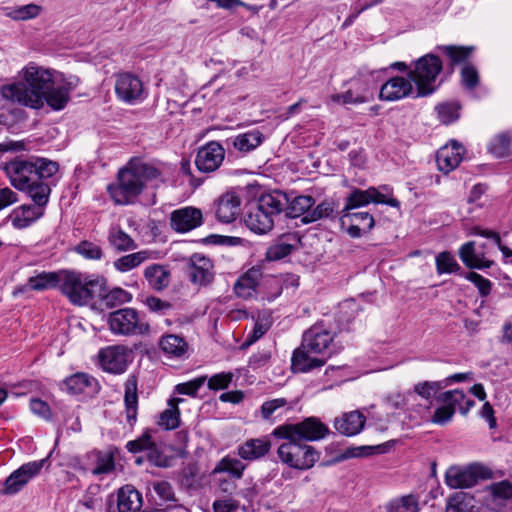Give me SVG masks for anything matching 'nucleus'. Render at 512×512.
<instances>
[{
  "mask_svg": "<svg viewBox=\"0 0 512 512\" xmlns=\"http://www.w3.org/2000/svg\"><path fill=\"white\" fill-rule=\"evenodd\" d=\"M442 68L441 59L433 53H428L414 62V69L409 70L408 75L416 86L415 97H425L435 91V82Z\"/></svg>",
  "mask_w": 512,
  "mask_h": 512,
  "instance_id": "obj_7",
  "label": "nucleus"
},
{
  "mask_svg": "<svg viewBox=\"0 0 512 512\" xmlns=\"http://www.w3.org/2000/svg\"><path fill=\"white\" fill-rule=\"evenodd\" d=\"M263 140L264 135L259 130H252L235 136L232 145L241 153H249L261 145Z\"/></svg>",
  "mask_w": 512,
  "mask_h": 512,
  "instance_id": "obj_37",
  "label": "nucleus"
},
{
  "mask_svg": "<svg viewBox=\"0 0 512 512\" xmlns=\"http://www.w3.org/2000/svg\"><path fill=\"white\" fill-rule=\"evenodd\" d=\"M182 398H172L168 401L167 408L162 411L158 417L157 424L165 430L176 429L180 424L179 403L183 402Z\"/></svg>",
  "mask_w": 512,
  "mask_h": 512,
  "instance_id": "obj_35",
  "label": "nucleus"
},
{
  "mask_svg": "<svg viewBox=\"0 0 512 512\" xmlns=\"http://www.w3.org/2000/svg\"><path fill=\"white\" fill-rule=\"evenodd\" d=\"M333 339L334 334L323 325H314L304 333L302 341L311 352L327 359L333 353Z\"/></svg>",
  "mask_w": 512,
  "mask_h": 512,
  "instance_id": "obj_15",
  "label": "nucleus"
},
{
  "mask_svg": "<svg viewBox=\"0 0 512 512\" xmlns=\"http://www.w3.org/2000/svg\"><path fill=\"white\" fill-rule=\"evenodd\" d=\"M225 159V149L217 141H210L201 146L196 154L195 165L200 172L216 171Z\"/></svg>",
  "mask_w": 512,
  "mask_h": 512,
  "instance_id": "obj_16",
  "label": "nucleus"
},
{
  "mask_svg": "<svg viewBox=\"0 0 512 512\" xmlns=\"http://www.w3.org/2000/svg\"><path fill=\"white\" fill-rule=\"evenodd\" d=\"M461 79L463 85L467 89L473 90L479 83V74L477 69L473 65H465L461 70Z\"/></svg>",
  "mask_w": 512,
  "mask_h": 512,
  "instance_id": "obj_60",
  "label": "nucleus"
},
{
  "mask_svg": "<svg viewBox=\"0 0 512 512\" xmlns=\"http://www.w3.org/2000/svg\"><path fill=\"white\" fill-rule=\"evenodd\" d=\"M233 379V373L221 372L213 375L208 380V387L211 390L226 389Z\"/></svg>",
  "mask_w": 512,
  "mask_h": 512,
  "instance_id": "obj_62",
  "label": "nucleus"
},
{
  "mask_svg": "<svg viewBox=\"0 0 512 512\" xmlns=\"http://www.w3.org/2000/svg\"><path fill=\"white\" fill-rule=\"evenodd\" d=\"M104 283V279L99 276L74 270H60L59 289L69 302L76 306H86L96 296H101Z\"/></svg>",
  "mask_w": 512,
  "mask_h": 512,
  "instance_id": "obj_3",
  "label": "nucleus"
},
{
  "mask_svg": "<svg viewBox=\"0 0 512 512\" xmlns=\"http://www.w3.org/2000/svg\"><path fill=\"white\" fill-rule=\"evenodd\" d=\"M464 400L465 393L459 389L443 392L438 397V401H440L446 407L452 408L454 412L456 411V408L460 410V405L464 402Z\"/></svg>",
  "mask_w": 512,
  "mask_h": 512,
  "instance_id": "obj_55",
  "label": "nucleus"
},
{
  "mask_svg": "<svg viewBox=\"0 0 512 512\" xmlns=\"http://www.w3.org/2000/svg\"><path fill=\"white\" fill-rule=\"evenodd\" d=\"M475 499L469 493L459 491L447 499L445 512H471Z\"/></svg>",
  "mask_w": 512,
  "mask_h": 512,
  "instance_id": "obj_39",
  "label": "nucleus"
},
{
  "mask_svg": "<svg viewBox=\"0 0 512 512\" xmlns=\"http://www.w3.org/2000/svg\"><path fill=\"white\" fill-rule=\"evenodd\" d=\"M436 270L438 274L454 273L460 269L454 256L447 251L441 252L436 256Z\"/></svg>",
  "mask_w": 512,
  "mask_h": 512,
  "instance_id": "obj_49",
  "label": "nucleus"
},
{
  "mask_svg": "<svg viewBox=\"0 0 512 512\" xmlns=\"http://www.w3.org/2000/svg\"><path fill=\"white\" fill-rule=\"evenodd\" d=\"M151 259H154V252L141 250L119 257L113 262V267L120 273H126Z\"/></svg>",
  "mask_w": 512,
  "mask_h": 512,
  "instance_id": "obj_29",
  "label": "nucleus"
},
{
  "mask_svg": "<svg viewBox=\"0 0 512 512\" xmlns=\"http://www.w3.org/2000/svg\"><path fill=\"white\" fill-rule=\"evenodd\" d=\"M488 477L485 467L480 464H472L467 467H450L445 475L446 484L453 489L468 488L474 486L479 479Z\"/></svg>",
  "mask_w": 512,
  "mask_h": 512,
  "instance_id": "obj_11",
  "label": "nucleus"
},
{
  "mask_svg": "<svg viewBox=\"0 0 512 512\" xmlns=\"http://www.w3.org/2000/svg\"><path fill=\"white\" fill-rule=\"evenodd\" d=\"M329 428L316 417H308L298 423H285L273 429V437H296L304 443L326 437Z\"/></svg>",
  "mask_w": 512,
  "mask_h": 512,
  "instance_id": "obj_8",
  "label": "nucleus"
},
{
  "mask_svg": "<svg viewBox=\"0 0 512 512\" xmlns=\"http://www.w3.org/2000/svg\"><path fill=\"white\" fill-rule=\"evenodd\" d=\"M159 346L164 354L182 358L188 355L189 346L183 337L175 334H168L161 337Z\"/></svg>",
  "mask_w": 512,
  "mask_h": 512,
  "instance_id": "obj_32",
  "label": "nucleus"
},
{
  "mask_svg": "<svg viewBox=\"0 0 512 512\" xmlns=\"http://www.w3.org/2000/svg\"><path fill=\"white\" fill-rule=\"evenodd\" d=\"M472 234L493 240L494 243L500 249V251L503 253L504 257H506V258L512 257V250L502 244L501 237H500L499 233L489 230V229H483L481 227H474L472 229Z\"/></svg>",
  "mask_w": 512,
  "mask_h": 512,
  "instance_id": "obj_57",
  "label": "nucleus"
},
{
  "mask_svg": "<svg viewBox=\"0 0 512 512\" xmlns=\"http://www.w3.org/2000/svg\"><path fill=\"white\" fill-rule=\"evenodd\" d=\"M202 221V211L192 206L176 209L170 215V226L179 233H186L199 227Z\"/></svg>",
  "mask_w": 512,
  "mask_h": 512,
  "instance_id": "obj_18",
  "label": "nucleus"
},
{
  "mask_svg": "<svg viewBox=\"0 0 512 512\" xmlns=\"http://www.w3.org/2000/svg\"><path fill=\"white\" fill-rule=\"evenodd\" d=\"M289 197L280 190L263 194L245 217V225L256 234H265L274 226V218L283 212Z\"/></svg>",
  "mask_w": 512,
  "mask_h": 512,
  "instance_id": "obj_5",
  "label": "nucleus"
},
{
  "mask_svg": "<svg viewBox=\"0 0 512 512\" xmlns=\"http://www.w3.org/2000/svg\"><path fill=\"white\" fill-rule=\"evenodd\" d=\"M205 381L206 377H198L188 382L176 385L175 390L179 394L195 396Z\"/></svg>",
  "mask_w": 512,
  "mask_h": 512,
  "instance_id": "obj_59",
  "label": "nucleus"
},
{
  "mask_svg": "<svg viewBox=\"0 0 512 512\" xmlns=\"http://www.w3.org/2000/svg\"><path fill=\"white\" fill-rule=\"evenodd\" d=\"M414 81L407 76H394L381 85L379 99L386 102H395L412 97L416 98V86Z\"/></svg>",
  "mask_w": 512,
  "mask_h": 512,
  "instance_id": "obj_13",
  "label": "nucleus"
},
{
  "mask_svg": "<svg viewBox=\"0 0 512 512\" xmlns=\"http://www.w3.org/2000/svg\"><path fill=\"white\" fill-rule=\"evenodd\" d=\"M463 152V146L456 141L441 147L436 154L438 169L445 174L453 171L461 163Z\"/></svg>",
  "mask_w": 512,
  "mask_h": 512,
  "instance_id": "obj_20",
  "label": "nucleus"
},
{
  "mask_svg": "<svg viewBox=\"0 0 512 512\" xmlns=\"http://www.w3.org/2000/svg\"><path fill=\"white\" fill-rule=\"evenodd\" d=\"M115 93L121 102L129 105L143 102L148 95L141 78L130 72L116 75Z\"/></svg>",
  "mask_w": 512,
  "mask_h": 512,
  "instance_id": "obj_10",
  "label": "nucleus"
},
{
  "mask_svg": "<svg viewBox=\"0 0 512 512\" xmlns=\"http://www.w3.org/2000/svg\"><path fill=\"white\" fill-rule=\"evenodd\" d=\"M282 278L279 276H263L260 280L259 295L268 301H273L282 293Z\"/></svg>",
  "mask_w": 512,
  "mask_h": 512,
  "instance_id": "obj_40",
  "label": "nucleus"
},
{
  "mask_svg": "<svg viewBox=\"0 0 512 512\" xmlns=\"http://www.w3.org/2000/svg\"><path fill=\"white\" fill-rule=\"evenodd\" d=\"M115 469V463L112 455H101L97 459L95 468L92 470L94 475L108 474Z\"/></svg>",
  "mask_w": 512,
  "mask_h": 512,
  "instance_id": "obj_64",
  "label": "nucleus"
},
{
  "mask_svg": "<svg viewBox=\"0 0 512 512\" xmlns=\"http://www.w3.org/2000/svg\"><path fill=\"white\" fill-rule=\"evenodd\" d=\"M413 399L414 394L411 391H408L405 394L400 392H393L386 397L387 403L395 409H409L410 401Z\"/></svg>",
  "mask_w": 512,
  "mask_h": 512,
  "instance_id": "obj_58",
  "label": "nucleus"
},
{
  "mask_svg": "<svg viewBox=\"0 0 512 512\" xmlns=\"http://www.w3.org/2000/svg\"><path fill=\"white\" fill-rule=\"evenodd\" d=\"M459 257L468 268L484 269L489 268L493 264L492 261L486 259L481 253H477L474 242H467L459 249Z\"/></svg>",
  "mask_w": 512,
  "mask_h": 512,
  "instance_id": "obj_33",
  "label": "nucleus"
},
{
  "mask_svg": "<svg viewBox=\"0 0 512 512\" xmlns=\"http://www.w3.org/2000/svg\"><path fill=\"white\" fill-rule=\"evenodd\" d=\"M188 274L192 283L199 286L208 285L214 278L212 261L200 253L191 255L187 261Z\"/></svg>",
  "mask_w": 512,
  "mask_h": 512,
  "instance_id": "obj_19",
  "label": "nucleus"
},
{
  "mask_svg": "<svg viewBox=\"0 0 512 512\" xmlns=\"http://www.w3.org/2000/svg\"><path fill=\"white\" fill-rule=\"evenodd\" d=\"M42 8L39 5L30 3L27 5L19 6L16 8H2V12L9 18L13 20H29L37 17Z\"/></svg>",
  "mask_w": 512,
  "mask_h": 512,
  "instance_id": "obj_45",
  "label": "nucleus"
},
{
  "mask_svg": "<svg viewBox=\"0 0 512 512\" xmlns=\"http://www.w3.org/2000/svg\"><path fill=\"white\" fill-rule=\"evenodd\" d=\"M75 251L89 260H100L103 257L101 247L89 241H81L75 247Z\"/></svg>",
  "mask_w": 512,
  "mask_h": 512,
  "instance_id": "obj_56",
  "label": "nucleus"
},
{
  "mask_svg": "<svg viewBox=\"0 0 512 512\" xmlns=\"http://www.w3.org/2000/svg\"><path fill=\"white\" fill-rule=\"evenodd\" d=\"M58 168L57 162L45 158H34L30 160L16 159L6 163L3 170L11 184L15 188L23 190L35 181L51 178Z\"/></svg>",
  "mask_w": 512,
  "mask_h": 512,
  "instance_id": "obj_4",
  "label": "nucleus"
},
{
  "mask_svg": "<svg viewBox=\"0 0 512 512\" xmlns=\"http://www.w3.org/2000/svg\"><path fill=\"white\" fill-rule=\"evenodd\" d=\"M102 303L107 308H114L131 302L132 294L121 287H115L103 294L101 290Z\"/></svg>",
  "mask_w": 512,
  "mask_h": 512,
  "instance_id": "obj_44",
  "label": "nucleus"
},
{
  "mask_svg": "<svg viewBox=\"0 0 512 512\" xmlns=\"http://www.w3.org/2000/svg\"><path fill=\"white\" fill-rule=\"evenodd\" d=\"M388 512H419L418 502L412 495L404 496L390 502L387 506Z\"/></svg>",
  "mask_w": 512,
  "mask_h": 512,
  "instance_id": "obj_51",
  "label": "nucleus"
},
{
  "mask_svg": "<svg viewBox=\"0 0 512 512\" xmlns=\"http://www.w3.org/2000/svg\"><path fill=\"white\" fill-rule=\"evenodd\" d=\"M46 180H38L35 183H31L29 187L24 189L28 192L33 202L40 208L48 203L49 195L51 192L50 186L45 182Z\"/></svg>",
  "mask_w": 512,
  "mask_h": 512,
  "instance_id": "obj_46",
  "label": "nucleus"
},
{
  "mask_svg": "<svg viewBox=\"0 0 512 512\" xmlns=\"http://www.w3.org/2000/svg\"><path fill=\"white\" fill-rule=\"evenodd\" d=\"M144 277L150 287L154 290L161 291L168 287L170 282V272L164 266L152 264L145 268Z\"/></svg>",
  "mask_w": 512,
  "mask_h": 512,
  "instance_id": "obj_36",
  "label": "nucleus"
},
{
  "mask_svg": "<svg viewBox=\"0 0 512 512\" xmlns=\"http://www.w3.org/2000/svg\"><path fill=\"white\" fill-rule=\"evenodd\" d=\"M138 380L135 375H130L124 384V403L126 418L130 425H133L137 419L138 410Z\"/></svg>",
  "mask_w": 512,
  "mask_h": 512,
  "instance_id": "obj_25",
  "label": "nucleus"
},
{
  "mask_svg": "<svg viewBox=\"0 0 512 512\" xmlns=\"http://www.w3.org/2000/svg\"><path fill=\"white\" fill-rule=\"evenodd\" d=\"M142 495L132 485H125L117 493L118 512H137L142 507Z\"/></svg>",
  "mask_w": 512,
  "mask_h": 512,
  "instance_id": "obj_24",
  "label": "nucleus"
},
{
  "mask_svg": "<svg viewBox=\"0 0 512 512\" xmlns=\"http://www.w3.org/2000/svg\"><path fill=\"white\" fill-rule=\"evenodd\" d=\"M444 387L441 381H424L417 383L413 391L414 396L419 395L420 397L429 400L433 394L440 391Z\"/></svg>",
  "mask_w": 512,
  "mask_h": 512,
  "instance_id": "obj_54",
  "label": "nucleus"
},
{
  "mask_svg": "<svg viewBox=\"0 0 512 512\" xmlns=\"http://www.w3.org/2000/svg\"><path fill=\"white\" fill-rule=\"evenodd\" d=\"M271 441L266 437L251 438L237 447V455L246 461L258 460L269 453Z\"/></svg>",
  "mask_w": 512,
  "mask_h": 512,
  "instance_id": "obj_23",
  "label": "nucleus"
},
{
  "mask_svg": "<svg viewBox=\"0 0 512 512\" xmlns=\"http://www.w3.org/2000/svg\"><path fill=\"white\" fill-rule=\"evenodd\" d=\"M489 151L496 157H506L512 154L511 138L508 134H499L489 144Z\"/></svg>",
  "mask_w": 512,
  "mask_h": 512,
  "instance_id": "obj_48",
  "label": "nucleus"
},
{
  "mask_svg": "<svg viewBox=\"0 0 512 512\" xmlns=\"http://www.w3.org/2000/svg\"><path fill=\"white\" fill-rule=\"evenodd\" d=\"M331 101L338 104H363L370 101L369 95L364 87L359 81H355L354 85L350 87L347 91L342 93H336L331 95Z\"/></svg>",
  "mask_w": 512,
  "mask_h": 512,
  "instance_id": "obj_30",
  "label": "nucleus"
},
{
  "mask_svg": "<svg viewBox=\"0 0 512 512\" xmlns=\"http://www.w3.org/2000/svg\"><path fill=\"white\" fill-rule=\"evenodd\" d=\"M283 442L277 448L279 461L288 468L306 471L320 459V452L296 437H275Z\"/></svg>",
  "mask_w": 512,
  "mask_h": 512,
  "instance_id": "obj_6",
  "label": "nucleus"
},
{
  "mask_svg": "<svg viewBox=\"0 0 512 512\" xmlns=\"http://www.w3.org/2000/svg\"><path fill=\"white\" fill-rule=\"evenodd\" d=\"M42 209L36 208L31 205H23L14 209L7 217V221L11 222L12 226L17 229H23L30 226L34 221L42 216Z\"/></svg>",
  "mask_w": 512,
  "mask_h": 512,
  "instance_id": "obj_26",
  "label": "nucleus"
},
{
  "mask_svg": "<svg viewBox=\"0 0 512 512\" xmlns=\"http://www.w3.org/2000/svg\"><path fill=\"white\" fill-rule=\"evenodd\" d=\"M342 227H345L348 222L354 225H361L364 232H369L375 224L373 216L368 212H352V210H342L340 217Z\"/></svg>",
  "mask_w": 512,
  "mask_h": 512,
  "instance_id": "obj_42",
  "label": "nucleus"
},
{
  "mask_svg": "<svg viewBox=\"0 0 512 512\" xmlns=\"http://www.w3.org/2000/svg\"><path fill=\"white\" fill-rule=\"evenodd\" d=\"M107 238L117 252L133 251L137 248L135 240L118 225L110 227Z\"/></svg>",
  "mask_w": 512,
  "mask_h": 512,
  "instance_id": "obj_34",
  "label": "nucleus"
},
{
  "mask_svg": "<svg viewBox=\"0 0 512 512\" xmlns=\"http://www.w3.org/2000/svg\"><path fill=\"white\" fill-rule=\"evenodd\" d=\"M59 285L60 271H42L34 276L29 277L23 289L24 291H44L59 287Z\"/></svg>",
  "mask_w": 512,
  "mask_h": 512,
  "instance_id": "obj_28",
  "label": "nucleus"
},
{
  "mask_svg": "<svg viewBox=\"0 0 512 512\" xmlns=\"http://www.w3.org/2000/svg\"><path fill=\"white\" fill-rule=\"evenodd\" d=\"M98 358L104 371L122 374L131 361V353L124 345H112L102 348L98 353Z\"/></svg>",
  "mask_w": 512,
  "mask_h": 512,
  "instance_id": "obj_12",
  "label": "nucleus"
},
{
  "mask_svg": "<svg viewBox=\"0 0 512 512\" xmlns=\"http://www.w3.org/2000/svg\"><path fill=\"white\" fill-rule=\"evenodd\" d=\"M94 384L95 379L85 373H76L64 381L67 392L74 395L92 391Z\"/></svg>",
  "mask_w": 512,
  "mask_h": 512,
  "instance_id": "obj_38",
  "label": "nucleus"
},
{
  "mask_svg": "<svg viewBox=\"0 0 512 512\" xmlns=\"http://www.w3.org/2000/svg\"><path fill=\"white\" fill-rule=\"evenodd\" d=\"M241 212V198L235 191H227L214 202L215 217L219 222L231 223Z\"/></svg>",
  "mask_w": 512,
  "mask_h": 512,
  "instance_id": "obj_17",
  "label": "nucleus"
},
{
  "mask_svg": "<svg viewBox=\"0 0 512 512\" xmlns=\"http://www.w3.org/2000/svg\"><path fill=\"white\" fill-rule=\"evenodd\" d=\"M364 423V416L358 411H352L336 419L335 428L343 435L354 436L363 429Z\"/></svg>",
  "mask_w": 512,
  "mask_h": 512,
  "instance_id": "obj_31",
  "label": "nucleus"
},
{
  "mask_svg": "<svg viewBox=\"0 0 512 512\" xmlns=\"http://www.w3.org/2000/svg\"><path fill=\"white\" fill-rule=\"evenodd\" d=\"M108 325L114 335H145L150 331L149 324L140 319L136 309L130 307L111 312L108 316Z\"/></svg>",
  "mask_w": 512,
  "mask_h": 512,
  "instance_id": "obj_9",
  "label": "nucleus"
},
{
  "mask_svg": "<svg viewBox=\"0 0 512 512\" xmlns=\"http://www.w3.org/2000/svg\"><path fill=\"white\" fill-rule=\"evenodd\" d=\"M314 202L311 196H297L293 200L289 199V203L283 211H285L286 215L290 218L304 217L310 211Z\"/></svg>",
  "mask_w": 512,
  "mask_h": 512,
  "instance_id": "obj_43",
  "label": "nucleus"
},
{
  "mask_svg": "<svg viewBox=\"0 0 512 512\" xmlns=\"http://www.w3.org/2000/svg\"><path fill=\"white\" fill-rule=\"evenodd\" d=\"M262 278L260 268L252 267L234 284L235 294L243 299H251L259 295V285Z\"/></svg>",
  "mask_w": 512,
  "mask_h": 512,
  "instance_id": "obj_22",
  "label": "nucleus"
},
{
  "mask_svg": "<svg viewBox=\"0 0 512 512\" xmlns=\"http://www.w3.org/2000/svg\"><path fill=\"white\" fill-rule=\"evenodd\" d=\"M309 347H305L302 341L300 347L296 348L291 358V367L294 372L306 373L315 368L322 367L326 363V358L312 356Z\"/></svg>",
  "mask_w": 512,
  "mask_h": 512,
  "instance_id": "obj_21",
  "label": "nucleus"
},
{
  "mask_svg": "<svg viewBox=\"0 0 512 512\" xmlns=\"http://www.w3.org/2000/svg\"><path fill=\"white\" fill-rule=\"evenodd\" d=\"M460 106L457 103H443L436 106L438 118L443 124H450L459 118Z\"/></svg>",
  "mask_w": 512,
  "mask_h": 512,
  "instance_id": "obj_53",
  "label": "nucleus"
},
{
  "mask_svg": "<svg viewBox=\"0 0 512 512\" xmlns=\"http://www.w3.org/2000/svg\"><path fill=\"white\" fill-rule=\"evenodd\" d=\"M466 279L471 281L478 288L481 296H487L490 294L492 286L490 280L484 278L476 272H469L466 275Z\"/></svg>",
  "mask_w": 512,
  "mask_h": 512,
  "instance_id": "obj_63",
  "label": "nucleus"
},
{
  "mask_svg": "<svg viewBox=\"0 0 512 512\" xmlns=\"http://www.w3.org/2000/svg\"><path fill=\"white\" fill-rule=\"evenodd\" d=\"M378 189L376 187H369L366 190L355 188L346 198V203L342 210H354L360 207L367 206L370 203L382 202V199H376Z\"/></svg>",
  "mask_w": 512,
  "mask_h": 512,
  "instance_id": "obj_27",
  "label": "nucleus"
},
{
  "mask_svg": "<svg viewBox=\"0 0 512 512\" xmlns=\"http://www.w3.org/2000/svg\"><path fill=\"white\" fill-rule=\"evenodd\" d=\"M436 50L445 54L450 59V65L452 67L464 62L472 52V48L470 47H458L453 45L437 46Z\"/></svg>",
  "mask_w": 512,
  "mask_h": 512,
  "instance_id": "obj_47",
  "label": "nucleus"
},
{
  "mask_svg": "<svg viewBox=\"0 0 512 512\" xmlns=\"http://www.w3.org/2000/svg\"><path fill=\"white\" fill-rule=\"evenodd\" d=\"M246 466L237 458L226 456L213 469V474L227 473L233 479H241Z\"/></svg>",
  "mask_w": 512,
  "mask_h": 512,
  "instance_id": "obj_41",
  "label": "nucleus"
},
{
  "mask_svg": "<svg viewBox=\"0 0 512 512\" xmlns=\"http://www.w3.org/2000/svg\"><path fill=\"white\" fill-rule=\"evenodd\" d=\"M334 212V204L333 202L324 201L320 204H318L315 208L311 209L310 211L302 217L303 223H312L315 221H318L323 218H327L332 215Z\"/></svg>",
  "mask_w": 512,
  "mask_h": 512,
  "instance_id": "obj_50",
  "label": "nucleus"
},
{
  "mask_svg": "<svg viewBox=\"0 0 512 512\" xmlns=\"http://www.w3.org/2000/svg\"><path fill=\"white\" fill-rule=\"evenodd\" d=\"M160 171L151 164L130 161L118 172L117 182L107 187L108 193L117 205L133 203L148 181L157 179Z\"/></svg>",
  "mask_w": 512,
  "mask_h": 512,
  "instance_id": "obj_2",
  "label": "nucleus"
},
{
  "mask_svg": "<svg viewBox=\"0 0 512 512\" xmlns=\"http://www.w3.org/2000/svg\"><path fill=\"white\" fill-rule=\"evenodd\" d=\"M288 404L286 398H275L265 401L261 405V416L265 420H271L280 415L278 411Z\"/></svg>",
  "mask_w": 512,
  "mask_h": 512,
  "instance_id": "obj_52",
  "label": "nucleus"
},
{
  "mask_svg": "<svg viewBox=\"0 0 512 512\" xmlns=\"http://www.w3.org/2000/svg\"><path fill=\"white\" fill-rule=\"evenodd\" d=\"M46 463L47 458L23 464L5 480L2 492L8 495L18 493L41 472Z\"/></svg>",
  "mask_w": 512,
  "mask_h": 512,
  "instance_id": "obj_14",
  "label": "nucleus"
},
{
  "mask_svg": "<svg viewBox=\"0 0 512 512\" xmlns=\"http://www.w3.org/2000/svg\"><path fill=\"white\" fill-rule=\"evenodd\" d=\"M57 74L53 69L30 62L19 72L20 81L2 86V97L32 109H41L46 103L55 111L63 110L78 78L64 80L55 86Z\"/></svg>",
  "mask_w": 512,
  "mask_h": 512,
  "instance_id": "obj_1",
  "label": "nucleus"
},
{
  "mask_svg": "<svg viewBox=\"0 0 512 512\" xmlns=\"http://www.w3.org/2000/svg\"><path fill=\"white\" fill-rule=\"evenodd\" d=\"M155 494L162 501H175V493L172 485L167 481H155L152 483Z\"/></svg>",
  "mask_w": 512,
  "mask_h": 512,
  "instance_id": "obj_61",
  "label": "nucleus"
}]
</instances>
